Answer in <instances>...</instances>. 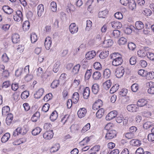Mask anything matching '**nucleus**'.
Listing matches in <instances>:
<instances>
[{
  "mask_svg": "<svg viewBox=\"0 0 154 154\" xmlns=\"http://www.w3.org/2000/svg\"><path fill=\"white\" fill-rule=\"evenodd\" d=\"M137 106L135 104L128 105L127 106V109L130 112H134L137 111L138 110Z\"/></svg>",
  "mask_w": 154,
  "mask_h": 154,
  "instance_id": "obj_10",
  "label": "nucleus"
},
{
  "mask_svg": "<svg viewBox=\"0 0 154 154\" xmlns=\"http://www.w3.org/2000/svg\"><path fill=\"white\" fill-rule=\"evenodd\" d=\"M69 30L71 34H74L77 32L78 27L76 26L75 23H72L69 26Z\"/></svg>",
  "mask_w": 154,
  "mask_h": 154,
  "instance_id": "obj_9",
  "label": "nucleus"
},
{
  "mask_svg": "<svg viewBox=\"0 0 154 154\" xmlns=\"http://www.w3.org/2000/svg\"><path fill=\"white\" fill-rule=\"evenodd\" d=\"M12 41L14 43H17L20 41L19 35L17 33L13 34L12 36Z\"/></svg>",
  "mask_w": 154,
  "mask_h": 154,
  "instance_id": "obj_25",
  "label": "nucleus"
},
{
  "mask_svg": "<svg viewBox=\"0 0 154 154\" xmlns=\"http://www.w3.org/2000/svg\"><path fill=\"white\" fill-rule=\"evenodd\" d=\"M90 89L88 87H86L83 91V96L85 99H87L90 95Z\"/></svg>",
  "mask_w": 154,
  "mask_h": 154,
  "instance_id": "obj_30",
  "label": "nucleus"
},
{
  "mask_svg": "<svg viewBox=\"0 0 154 154\" xmlns=\"http://www.w3.org/2000/svg\"><path fill=\"white\" fill-rule=\"evenodd\" d=\"M92 72V70L91 69L87 70L86 71L85 75V78L86 79L88 80L89 79L91 76Z\"/></svg>",
  "mask_w": 154,
  "mask_h": 154,
  "instance_id": "obj_56",
  "label": "nucleus"
},
{
  "mask_svg": "<svg viewBox=\"0 0 154 154\" xmlns=\"http://www.w3.org/2000/svg\"><path fill=\"white\" fill-rule=\"evenodd\" d=\"M125 72V69L122 66L118 67L116 69L115 75L119 78H121Z\"/></svg>",
  "mask_w": 154,
  "mask_h": 154,
  "instance_id": "obj_2",
  "label": "nucleus"
},
{
  "mask_svg": "<svg viewBox=\"0 0 154 154\" xmlns=\"http://www.w3.org/2000/svg\"><path fill=\"white\" fill-rule=\"evenodd\" d=\"M14 19L15 21L17 22L23 20V14L20 11H17L16 14L14 15Z\"/></svg>",
  "mask_w": 154,
  "mask_h": 154,
  "instance_id": "obj_3",
  "label": "nucleus"
},
{
  "mask_svg": "<svg viewBox=\"0 0 154 154\" xmlns=\"http://www.w3.org/2000/svg\"><path fill=\"white\" fill-rule=\"evenodd\" d=\"M131 145L134 146H138L141 144V141L137 139H133L130 141Z\"/></svg>",
  "mask_w": 154,
  "mask_h": 154,
  "instance_id": "obj_19",
  "label": "nucleus"
},
{
  "mask_svg": "<svg viewBox=\"0 0 154 154\" xmlns=\"http://www.w3.org/2000/svg\"><path fill=\"white\" fill-rule=\"evenodd\" d=\"M96 55V52L94 51H92L88 52L86 54V58L88 60L93 58Z\"/></svg>",
  "mask_w": 154,
  "mask_h": 154,
  "instance_id": "obj_17",
  "label": "nucleus"
},
{
  "mask_svg": "<svg viewBox=\"0 0 154 154\" xmlns=\"http://www.w3.org/2000/svg\"><path fill=\"white\" fill-rule=\"evenodd\" d=\"M42 129L39 127H37L32 131L33 135L35 136L38 135L41 132Z\"/></svg>",
  "mask_w": 154,
  "mask_h": 154,
  "instance_id": "obj_47",
  "label": "nucleus"
},
{
  "mask_svg": "<svg viewBox=\"0 0 154 154\" xmlns=\"http://www.w3.org/2000/svg\"><path fill=\"white\" fill-rule=\"evenodd\" d=\"M72 100L74 103H76L79 100V95L78 93L75 92L73 94Z\"/></svg>",
  "mask_w": 154,
  "mask_h": 154,
  "instance_id": "obj_38",
  "label": "nucleus"
},
{
  "mask_svg": "<svg viewBox=\"0 0 154 154\" xmlns=\"http://www.w3.org/2000/svg\"><path fill=\"white\" fill-rule=\"evenodd\" d=\"M123 60L122 58H119L117 59H113L112 65L114 66H117L121 65L123 62Z\"/></svg>",
  "mask_w": 154,
  "mask_h": 154,
  "instance_id": "obj_22",
  "label": "nucleus"
},
{
  "mask_svg": "<svg viewBox=\"0 0 154 154\" xmlns=\"http://www.w3.org/2000/svg\"><path fill=\"white\" fill-rule=\"evenodd\" d=\"M52 40L51 38L49 37H47L45 40V46L47 50L50 49L51 46Z\"/></svg>",
  "mask_w": 154,
  "mask_h": 154,
  "instance_id": "obj_6",
  "label": "nucleus"
},
{
  "mask_svg": "<svg viewBox=\"0 0 154 154\" xmlns=\"http://www.w3.org/2000/svg\"><path fill=\"white\" fill-rule=\"evenodd\" d=\"M110 57L111 59H117L119 58H122L121 55L118 53H114L110 55Z\"/></svg>",
  "mask_w": 154,
  "mask_h": 154,
  "instance_id": "obj_57",
  "label": "nucleus"
},
{
  "mask_svg": "<svg viewBox=\"0 0 154 154\" xmlns=\"http://www.w3.org/2000/svg\"><path fill=\"white\" fill-rule=\"evenodd\" d=\"M92 91L94 94H97L99 91V85L96 83L93 84L92 87Z\"/></svg>",
  "mask_w": 154,
  "mask_h": 154,
  "instance_id": "obj_36",
  "label": "nucleus"
},
{
  "mask_svg": "<svg viewBox=\"0 0 154 154\" xmlns=\"http://www.w3.org/2000/svg\"><path fill=\"white\" fill-rule=\"evenodd\" d=\"M145 75L146 79L148 80H151L154 78V72L150 71L147 72L146 71Z\"/></svg>",
  "mask_w": 154,
  "mask_h": 154,
  "instance_id": "obj_28",
  "label": "nucleus"
},
{
  "mask_svg": "<svg viewBox=\"0 0 154 154\" xmlns=\"http://www.w3.org/2000/svg\"><path fill=\"white\" fill-rule=\"evenodd\" d=\"M60 65V63L58 61H57L54 63L53 69V71L54 72L56 73L58 71L59 69Z\"/></svg>",
  "mask_w": 154,
  "mask_h": 154,
  "instance_id": "obj_50",
  "label": "nucleus"
},
{
  "mask_svg": "<svg viewBox=\"0 0 154 154\" xmlns=\"http://www.w3.org/2000/svg\"><path fill=\"white\" fill-rule=\"evenodd\" d=\"M50 107V105L48 103H45L43 106L42 110L45 112H47L49 110Z\"/></svg>",
  "mask_w": 154,
  "mask_h": 154,
  "instance_id": "obj_64",
  "label": "nucleus"
},
{
  "mask_svg": "<svg viewBox=\"0 0 154 154\" xmlns=\"http://www.w3.org/2000/svg\"><path fill=\"white\" fill-rule=\"evenodd\" d=\"M81 81V77L80 75H77L74 80L72 85L75 87L78 86L80 84Z\"/></svg>",
  "mask_w": 154,
  "mask_h": 154,
  "instance_id": "obj_20",
  "label": "nucleus"
},
{
  "mask_svg": "<svg viewBox=\"0 0 154 154\" xmlns=\"http://www.w3.org/2000/svg\"><path fill=\"white\" fill-rule=\"evenodd\" d=\"M117 112L116 110H113L110 112L106 116V120L109 121L117 116Z\"/></svg>",
  "mask_w": 154,
  "mask_h": 154,
  "instance_id": "obj_4",
  "label": "nucleus"
},
{
  "mask_svg": "<svg viewBox=\"0 0 154 154\" xmlns=\"http://www.w3.org/2000/svg\"><path fill=\"white\" fill-rule=\"evenodd\" d=\"M51 9L53 12H55L57 11V4L54 2H51L50 4Z\"/></svg>",
  "mask_w": 154,
  "mask_h": 154,
  "instance_id": "obj_55",
  "label": "nucleus"
},
{
  "mask_svg": "<svg viewBox=\"0 0 154 154\" xmlns=\"http://www.w3.org/2000/svg\"><path fill=\"white\" fill-rule=\"evenodd\" d=\"M144 27V25L143 23L140 21H136L135 23V27L134 28L135 29L138 30H140L143 29Z\"/></svg>",
  "mask_w": 154,
  "mask_h": 154,
  "instance_id": "obj_12",
  "label": "nucleus"
},
{
  "mask_svg": "<svg viewBox=\"0 0 154 154\" xmlns=\"http://www.w3.org/2000/svg\"><path fill=\"white\" fill-rule=\"evenodd\" d=\"M128 4L129 8L131 10H133L136 8V4L134 0H130Z\"/></svg>",
  "mask_w": 154,
  "mask_h": 154,
  "instance_id": "obj_26",
  "label": "nucleus"
},
{
  "mask_svg": "<svg viewBox=\"0 0 154 154\" xmlns=\"http://www.w3.org/2000/svg\"><path fill=\"white\" fill-rule=\"evenodd\" d=\"M113 44V42L112 40L109 39L105 40L103 42V44L104 45L105 47L108 48L111 46Z\"/></svg>",
  "mask_w": 154,
  "mask_h": 154,
  "instance_id": "obj_29",
  "label": "nucleus"
},
{
  "mask_svg": "<svg viewBox=\"0 0 154 154\" xmlns=\"http://www.w3.org/2000/svg\"><path fill=\"white\" fill-rule=\"evenodd\" d=\"M102 105V101L99 100L96 101L93 105L92 108L94 110H97Z\"/></svg>",
  "mask_w": 154,
  "mask_h": 154,
  "instance_id": "obj_13",
  "label": "nucleus"
},
{
  "mask_svg": "<svg viewBox=\"0 0 154 154\" xmlns=\"http://www.w3.org/2000/svg\"><path fill=\"white\" fill-rule=\"evenodd\" d=\"M80 66L79 64H78L75 66L72 69L71 71V74L72 75H75L78 73Z\"/></svg>",
  "mask_w": 154,
  "mask_h": 154,
  "instance_id": "obj_24",
  "label": "nucleus"
},
{
  "mask_svg": "<svg viewBox=\"0 0 154 154\" xmlns=\"http://www.w3.org/2000/svg\"><path fill=\"white\" fill-rule=\"evenodd\" d=\"M23 68L20 67L16 71L15 75L17 77H19L23 74Z\"/></svg>",
  "mask_w": 154,
  "mask_h": 154,
  "instance_id": "obj_54",
  "label": "nucleus"
},
{
  "mask_svg": "<svg viewBox=\"0 0 154 154\" xmlns=\"http://www.w3.org/2000/svg\"><path fill=\"white\" fill-rule=\"evenodd\" d=\"M146 56L150 60L154 61V54L150 52L146 53Z\"/></svg>",
  "mask_w": 154,
  "mask_h": 154,
  "instance_id": "obj_63",
  "label": "nucleus"
},
{
  "mask_svg": "<svg viewBox=\"0 0 154 154\" xmlns=\"http://www.w3.org/2000/svg\"><path fill=\"white\" fill-rule=\"evenodd\" d=\"M2 60L3 62L7 63L9 59L7 54L6 53H4L2 57Z\"/></svg>",
  "mask_w": 154,
  "mask_h": 154,
  "instance_id": "obj_60",
  "label": "nucleus"
},
{
  "mask_svg": "<svg viewBox=\"0 0 154 154\" xmlns=\"http://www.w3.org/2000/svg\"><path fill=\"white\" fill-rule=\"evenodd\" d=\"M60 148V145L56 143L52 146L50 149V151L51 153L57 151Z\"/></svg>",
  "mask_w": 154,
  "mask_h": 154,
  "instance_id": "obj_42",
  "label": "nucleus"
},
{
  "mask_svg": "<svg viewBox=\"0 0 154 154\" xmlns=\"http://www.w3.org/2000/svg\"><path fill=\"white\" fill-rule=\"evenodd\" d=\"M58 116V113L55 110L52 113L50 118L52 121L54 122L57 119Z\"/></svg>",
  "mask_w": 154,
  "mask_h": 154,
  "instance_id": "obj_40",
  "label": "nucleus"
},
{
  "mask_svg": "<svg viewBox=\"0 0 154 154\" xmlns=\"http://www.w3.org/2000/svg\"><path fill=\"white\" fill-rule=\"evenodd\" d=\"M26 141V139L25 138H22L14 141L13 143L14 145H18L21 143H24Z\"/></svg>",
  "mask_w": 154,
  "mask_h": 154,
  "instance_id": "obj_45",
  "label": "nucleus"
},
{
  "mask_svg": "<svg viewBox=\"0 0 154 154\" xmlns=\"http://www.w3.org/2000/svg\"><path fill=\"white\" fill-rule=\"evenodd\" d=\"M30 38L31 42L34 43L37 40V36L35 33L32 32Z\"/></svg>",
  "mask_w": 154,
  "mask_h": 154,
  "instance_id": "obj_48",
  "label": "nucleus"
},
{
  "mask_svg": "<svg viewBox=\"0 0 154 154\" xmlns=\"http://www.w3.org/2000/svg\"><path fill=\"white\" fill-rule=\"evenodd\" d=\"M26 127V126H24L22 128L20 127H19L17 128L16 130L19 134H21L23 135L26 134L28 131V129Z\"/></svg>",
  "mask_w": 154,
  "mask_h": 154,
  "instance_id": "obj_11",
  "label": "nucleus"
},
{
  "mask_svg": "<svg viewBox=\"0 0 154 154\" xmlns=\"http://www.w3.org/2000/svg\"><path fill=\"white\" fill-rule=\"evenodd\" d=\"M127 42V39L124 37H122L118 40V42L120 45H122L126 44Z\"/></svg>",
  "mask_w": 154,
  "mask_h": 154,
  "instance_id": "obj_49",
  "label": "nucleus"
},
{
  "mask_svg": "<svg viewBox=\"0 0 154 154\" xmlns=\"http://www.w3.org/2000/svg\"><path fill=\"white\" fill-rule=\"evenodd\" d=\"M10 137V134L8 133H5L1 138V141L2 143H5L7 142Z\"/></svg>",
  "mask_w": 154,
  "mask_h": 154,
  "instance_id": "obj_37",
  "label": "nucleus"
},
{
  "mask_svg": "<svg viewBox=\"0 0 154 154\" xmlns=\"http://www.w3.org/2000/svg\"><path fill=\"white\" fill-rule=\"evenodd\" d=\"M87 113V110L85 108H80L77 112L78 117L82 118L84 117Z\"/></svg>",
  "mask_w": 154,
  "mask_h": 154,
  "instance_id": "obj_7",
  "label": "nucleus"
},
{
  "mask_svg": "<svg viewBox=\"0 0 154 154\" xmlns=\"http://www.w3.org/2000/svg\"><path fill=\"white\" fill-rule=\"evenodd\" d=\"M151 133L149 134L148 135V139L150 142L154 141V126L151 130Z\"/></svg>",
  "mask_w": 154,
  "mask_h": 154,
  "instance_id": "obj_27",
  "label": "nucleus"
},
{
  "mask_svg": "<svg viewBox=\"0 0 154 154\" xmlns=\"http://www.w3.org/2000/svg\"><path fill=\"white\" fill-rule=\"evenodd\" d=\"M142 13L143 14L146 16H150L152 13L151 11L150 10L147 8H145L143 11Z\"/></svg>",
  "mask_w": 154,
  "mask_h": 154,
  "instance_id": "obj_62",
  "label": "nucleus"
},
{
  "mask_svg": "<svg viewBox=\"0 0 154 154\" xmlns=\"http://www.w3.org/2000/svg\"><path fill=\"white\" fill-rule=\"evenodd\" d=\"M44 92V90L42 88L39 89L36 91V93L34 94V97L39 99L42 95Z\"/></svg>",
  "mask_w": 154,
  "mask_h": 154,
  "instance_id": "obj_18",
  "label": "nucleus"
},
{
  "mask_svg": "<svg viewBox=\"0 0 154 154\" xmlns=\"http://www.w3.org/2000/svg\"><path fill=\"white\" fill-rule=\"evenodd\" d=\"M119 86L118 84H115L111 88L110 90V93L111 94H113L116 92L119 88Z\"/></svg>",
  "mask_w": 154,
  "mask_h": 154,
  "instance_id": "obj_53",
  "label": "nucleus"
},
{
  "mask_svg": "<svg viewBox=\"0 0 154 154\" xmlns=\"http://www.w3.org/2000/svg\"><path fill=\"white\" fill-rule=\"evenodd\" d=\"M2 10L5 13L8 14H10L13 12V10L8 5L4 6L2 7Z\"/></svg>",
  "mask_w": 154,
  "mask_h": 154,
  "instance_id": "obj_16",
  "label": "nucleus"
},
{
  "mask_svg": "<svg viewBox=\"0 0 154 154\" xmlns=\"http://www.w3.org/2000/svg\"><path fill=\"white\" fill-rule=\"evenodd\" d=\"M59 83V80H54L51 83V87L53 88H57Z\"/></svg>",
  "mask_w": 154,
  "mask_h": 154,
  "instance_id": "obj_59",
  "label": "nucleus"
},
{
  "mask_svg": "<svg viewBox=\"0 0 154 154\" xmlns=\"http://www.w3.org/2000/svg\"><path fill=\"white\" fill-rule=\"evenodd\" d=\"M108 12V11L107 9L100 11L99 13V17L103 18H105L107 17Z\"/></svg>",
  "mask_w": 154,
  "mask_h": 154,
  "instance_id": "obj_32",
  "label": "nucleus"
},
{
  "mask_svg": "<svg viewBox=\"0 0 154 154\" xmlns=\"http://www.w3.org/2000/svg\"><path fill=\"white\" fill-rule=\"evenodd\" d=\"M104 110L103 108H101L99 109L96 113V117L98 118H101L103 115Z\"/></svg>",
  "mask_w": 154,
  "mask_h": 154,
  "instance_id": "obj_41",
  "label": "nucleus"
},
{
  "mask_svg": "<svg viewBox=\"0 0 154 154\" xmlns=\"http://www.w3.org/2000/svg\"><path fill=\"white\" fill-rule=\"evenodd\" d=\"M109 51H108L104 50L102 51L99 54L100 58L101 59H104L106 58L109 55Z\"/></svg>",
  "mask_w": 154,
  "mask_h": 154,
  "instance_id": "obj_34",
  "label": "nucleus"
},
{
  "mask_svg": "<svg viewBox=\"0 0 154 154\" xmlns=\"http://www.w3.org/2000/svg\"><path fill=\"white\" fill-rule=\"evenodd\" d=\"M101 74L100 72L98 71L94 72L92 75L93 78L94 80H98L101 76Z\"/></svg>",
  "mask_w": 154,
  "mask_h": 154,
  "instance_id": "obj_51",
  "label": "nucleus"
},
{
  "mask_svg": "<svg viewBox=\"0 0 154 154\" xmlns=\"http://www.w3.org/2000/svg\"><path fill=\"white\" fill-rule=\"evenodd\" d=\"M23 30L24 31H27L30 28L29 22L28 20H26L24 22L22 26Z\"/></svg>",
  "mask_w": 154,
  "mask_h": 154,
  "instance_id": "obj_31",
  "label": "nucleus"
},
{
  "mask_svg": "<svg viewBox=\"0 0 154 154\" xmlns=\"http://www.w3.org/2000/svg\"><path fill=\"white\" fill-rule=\"evenodd\" d=\"M86 30L87 31H89L92 26V23L90 20H88L86 21Z\"/></svg>",
  "mask_w": 154,
  "mask_h": 154,
  "instance_id": "obj_61",
  "label": "nucleus"
},
{
  "mask_svg": "<svg viewBox=\"0 0 154 154\" xmlns=\"http://www.w3.org/2000/svg\"><path fill=\"white\" fill-rule=\"evenodd\" d=\"M100 149V146L98 145L95 146L92 148L91 150V152L89 154H97Z\"/></svg>",
  "mask_w": 154,
  "mask_h": 154,
  "instance_id": "obj_39",
  "label": "nucleus"
},
{
  "mask_svg": "<svg viewBox=\"0 0 154 154\" xmlns=\"http://www.w3.org/2000/svg\"><path fill=\"white\" fill-rule=\"evenodd\" d=\"M10 110V108L8 106H5L3 107L2 109V116H8L9 114L8 113Z\"/></svg>",
  "mask_w": 154,
  "mask_h": 154,
  "instance_id": "obj_21",
  "label": "nucleus"
},
{
  "mask_svg": "<svg viewBox=\"0 0 154 154\" xmlns=\"http://www.w3.org/2000/svg\"><path fill=\"white\" fill-rule=\"evenodd\" d=\"M37 14L38 16L40 17L42 15L44 11V6L42 4L38 5L37 7Z\"/></svg>",
  "mask_w": 154,
  "mask_h": 154,
  "instance_id": "obj_14",
  "label": "nucleus"
},
{
  "mask_svg": "<svg viewBox=\"0 0 154 154\" xmlns=\"http://www.w3.org/2000/svg\"><path fill=\"white\" fill-rule=\"evenodd\" d=\"M111 72L109 69H106L104 71L103 75L104 78L105 79L108 78L110 76Z\"/></svg>",
  "mask_w": 154,
  "mask_h": 154,
  "instance_id": "obj_46",
  "label": "nucleus"
},
{
  "mask_svg": "<svg viewBox=\"0 0 154 154\" xmlns=\"http://www.w3.org/2000/svg\"><path fill=\"white\" fill-rule=\"evenodd\" d=\"M40 116V113L37 112L33 114L31 120L33 122H36L39 118Z\"/></svg>",
  "mask_w": 154,
  "mask_h": 154,
  "instance_id": "obj_44",
  "label": "nucleus"
},
{
  "mask_svg": "<svg viewBox=\"0 0 154 154\" xmlns=\"http://www.w3.org/2000/svg\"><path fill=\"white\" fill-rule=\"evenodd\" d=\"M111 84L110 80H108L103 84V86L105 89L108 90L110 87Z\"/></svg>",
  "mask_w": 154,
  "mask_h": 154,
  "instance_id": "obj_43",
  "label": "nucleus"
},
{
  "mask_svg": "<svg viewBox=\"0 0 154 154\" xmlns=\"http://www.w3.org/2000/svg\"><path fill=\"white\" fill-rule=\"evenodd\" d=\"M111 26L114 28L119 29L122 26L121 23L118 21H114L111 23Z\"/></svg>",
  "mask_w": 154,
  "mask_h": 154,
  "instance_id": "obj_23",
  "label": "nucleus"
},
{
  "mask_svg": "<svg viewBox=\"0 0 154 154\" xmlns=\"http://www.w3.org/2000/svg\"><path fill=\"white\" fill-rule=\"evenodd\" d=\"M32 75L30 74H27L25 76L23 81V82H28L31 81L33 78Z\"/></svg>",
  "mask_w": 154,
  "mask_h": 154,
  "instance_id": "obj_52",
  "label": "nucleus"
},
{
  "mask_svg": "<svg viewBox=\"0 0 154 154\" xmlns=\"http://www.w3.org/2000/svg\"><path fill=\"white\" fill-rule=\"evenodd\" d=\"M139 88L138 85L136 83L133 84L131 86L132 91L134 92H136L138 90Z\"/></svg>",
  "mask_w": 154,
  "mask_h": 154,
  "instance_id": "obj_58",
  "label": "nucleus"
},
{
  "mask_svg": "<svg viewBox=\"0 0 154 154\" xmlns=\"http://www.w3.org/2000/svg\"><path fill=\"white\" fill-rule=\"evenodd\" d=\"M53 130H51L46 131L43 135V137L46 140L51 139L54 135Z\"/></svg>",
  "mask_w": 154,
  "mask_h": 154,
  "instance_id": "obj_5",
  "label": "nucleus"
},
{
  "mask_svg": "<svg viewBox=\"0 0 154 154\" xmlns=\"http://www.w3.org/2000/svg\"><path fill=\"white\" fill-rule=\"evenodd\" d=\"M148 101L146 99H139L137 101V104L138 106L141 107L147 104Z\"/></svg>",
  "mask_w": 154,
  "mask_h": 154,
  "instance_id": "obj_15",
  "label": "nucleus"
},
{
  "mask_svg": "<svg viewBox=\"0 0 154 154\" xmlns=\"http://www.w3.org/2000/svg\"><path fill=\"white\" fill-rule=\"evenodd\" d=\"M108 33L110 38H116L119 37L120 34V32L118 30H115L110 31Z\"/></svg>",
  "mask_w": 154,
  "mask_h": 154,
  "instance_id": "obj_8",
  "label": "nucleus"
},
{
  "mask_svg": "<svg viewBox=\"0 0 154 154\" xmlns=\"http://www.w3.org/2000/svg\"><path fill=\"white\" fill-rule=\"evenodd\" d=\"M146 53L145 49H141L138 51L137 54L138 56L141 57H143L146 56Z\"/></svg>",
  "mask_w": 154,
  "mask_h": 154,
  "instance_id": "obj_35",
  "label": "nucleus"
},
{
  "mask_svg": "<svg viewBox=\"0 0 154 154\" xmlns=\"http://www.w3.org/2000/svg\"><path fill=\"white\" fill-rule=\"evenodd\" d=\"M117 133L115 130L108 131L105 136L106 140H111L116 137Z\"/></svg>",
  "mask_w": 154,
  "mask_h": 154,
  "instance_id": "obj_1",
  "label": "nucleus"
},
{
  "mask_svg": "<svg viewBox=\"0 0 154 154\" xmlns=\"http://www.w3.org/2000/svg\"><path fill=\"white\" fill-rule=\"evenodd\" d=\"M13 119V115L10 113L8 115L6 119V122L8 125H10Z\"/></svg>",
  "mask_w": 154,
  "mask_h": 154,
  "instance_id": "obj_33",
  "label": "nucleus"
}]
</instances>
